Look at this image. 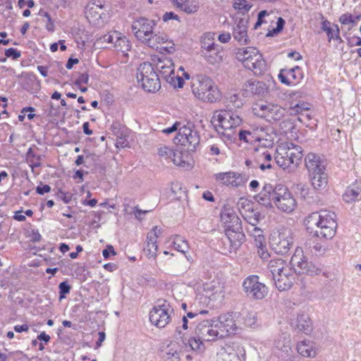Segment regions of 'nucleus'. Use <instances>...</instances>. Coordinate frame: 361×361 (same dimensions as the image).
Instances as JSON below:
<instances>
[{
    "mask_svg": "<svg viewBox=\"0 0 361 361\" xmlns=\"http://www.w3.org/2000/svg\"><path fill=\"white\" fill-rule=\"evenodd\" d=\"M89 81V75L87 73H82L80 75L78 78L75 80V85L76 86H80L83 84H87Z\"/></svg>",
    "mask_w": 361,
    "mask_h": 361,
    "instance_id": "nucleus-59",
    "label": "nucleus"
},
{
    "mask_svg": "<svg viewBox=\"0 0 361 361\" xmlns=\"http://www.w3.org/2000/svg\"><path fill=\"white\" fill-rule=\"evenodd\" d=\"M39 15L42 17H44L45 18L46 20H45V23H46V28L47 30L50 31V32H53L54 30V21L52 20L50 15L46 12V11H40L39 12Z\"/></svg>",
    "mask_w": 361,
    "mask_h": 361,
    "instance_id": "nucleus-48",
    "label": "nucleus"
},
{
    "mask_svg": "<svg viewBox=\"0 0 361 361\" xmlns=\"http://www.w3.org/2000/svg\"><path fill=\"white\" fill-rule=\"evenodd\" d=\"M279 78L282 83L286 85L294 83L295 80H299L302 78L301 69L299 66L290 69H282Z\"/></svg>",
    "mask_w": 361,
    "mask_h": 361,
    "instance_id": "nucleus-30",
    "label": "nucleus"
},
{
    "mask_svg": "<svg viewBox=\"0 0 361 361\" xmlns=\"http://www.w3.org/2000/svg\"><path fill=\"white\" fill-rule=\"evenodd\" d=\"M245 322L246 325L251 326V327L253 326L256 322L255 314L249 313L245 317Z\"/></svg>",
    "mask_w": 361,
    "mask_h": 361,
    "instance_id": "nucleus-61",
    "label": "nucleus"
},
{
    "mask_svg": "<svg viewBox=\"0 0 361 361\" xmlns=\"http://www.w3.org/2000/svg\"><path fill=\"white\" fill-rule=\"evenodd\" d=\"M297 350L302 356L306 357H313L317 354L310 341H302L300 342L297 345Z\"/></svg>",
    "mask_w": 361,
    "mask_h": 361,
    "instance_id": "nucleus-37",
    "label": "nucleus"
},
{
    "mask_svg": "<svg viewBox=\"0 0 361 361\" xmlns=\"http://www.w3.org/2000/svg\"><path fill=\"white\" fill-rule=\"evenodd\" d=\"M267 150V149H258V151H257V149H253L254 151V157L255 159L256 162H260L264 160V154L263 151Z\"/></svg>",
    "mask_w": 361,
    "mask_h": 361,
    "instance_id": "nucleus-62",
    "label": "nucleus"
},
{
    "mask_svg": "<svg viewBox=\"0 0 361 361\" xmlns=\"http://www.w3.org/2000/svg\"><path fill=\"white\" fill-rule=\"evenodd\" d=\"M174 142L187 147L189 151H194L200 143L198 133L194 129L192 123L180 126L178 135L174 138Z\"/></svg>",
    "mask_w": 361,
    "mask_h": 361,
    "instance_id": "nucleus-14",
    "label": "nucleus"
},
{
    "mask_svg": "<svg viewBox=\"0 0 361 361\" xmlns=\"http://www.w3.org/2000/svg\"><path fill=\"white\" fill-rule=\"evenodd\" d=\"M173 247L176 250L183 253L188 252L189 248L188 242L180 236H176L173 240Z\"/></svg>",
    "mask_w": 361,
    "mask_h": 361,
    "instance_id": "nucleus-43",
    "label": "nucleus"
},
{
    "mask_svg": "<svg viewBox=\"0 0 361 361\" xmlns=\"http://www.w3.org/2000/svg\"><path fill=\"white\" fill-rule=\"evenodd\" d=\"M321 29L326 33L329 42L333 39H336L340 42L343 41L340 37V30L337 25L333 24L331 25L329 20H324L322 23Z\"/></svg>",
    "mask_w": 361,
    "mask_h": 361,
    "instance_id": "nucleus-33",
    "label": "nucleus"
},
{
    "mask_svg": "<svg viewBox=\"0 0 361 361\" xmlns=\"http://www.w3.org/2000/svg\"><path fill=\"white\" fill-rule=\"evenodd\" d=\"M255 245L257 247V253L262 259H266L269 257V254L267 250L265 243H262V245Z\"/></svg>",
    "mask_w": 361,
    "mask_h": 361,
    "instance_id": "nucleus-54",
    "label": "nucleus"
},
{
    "mask_svg": "<svg viewBox=\"0 0 361 361\" xmlns=\"http://www.w3.org/2000/svg\"><path fill=\"white\" fill-rule=\"evenodd\" d=\"M275 191L276 186L274 188L271 184H265L261 192L255 196V199L260 204L271 207L272 203H274Z\"/></svg>",
    "mask_w": 361,
    "mask_h": 361,
    "instance_id": "nucleus-24",
    "label": "nucleus"
},
{
    "mask_svg": "<svg viewBox=\"0 0 361 361\" xmlns=\"http://www.w3.org/2000/svg\"><path fill=\"white\" fill-rule=\"evenodd\" d=\"M158 154L166 159H171L173 150L166 146H161L158 149Z\"/></svg>",
    "mask_w": 361,
    "mask_h": 361,
    "instance_id": "nucleus-49",
    "label": "nucleus"
},
{
    "mask_svg": "<svg viewBox=\"0 0 361 361\" xmlns=\"http://www.w3.org/2000/svg\"><path fill=\"white\" fill-rule=\"evenodd\" d=\"M233 8L244 14L250 9L251 6L245 0H234Z\"/></svg>",
    "mask_w": 361,
    "mask_h": 361,
    "instance_id": "nucleus-45",
    "label": "nucleus"
},
{
    "mask_svg": "<svg viewBox=\"0 0 361 361\" xmlns=\"http://www.w3.org/2000/svg\"><path fill=\"white\" fill-rule=\"evenodd\" d=\"M48 68L50 70V72L51 73H55L57 71H59L60 73H63V71H64L62 62H59V61H56L49 63Z\"/></svg>",
    "mask_w": 361,
    "mask_h": 361,
    "instance_id": "nucleus-50",
    "label": "nucleus"
},
{
    "mask_svg": "<svg viewBox=\"0 0 361 361\" xmlns=\"http://www.w3.org/2000/svg\"><path fill=\"white\" fill-rule=\"evenodd\" d=\"M340 22L343 25L353 24L354 20L353 16L350 14H343L340 17Z\"/></svg>",
    "mask_w": 361,
    "mask_h": 361,
    "instance_id": "nucleus-60",
    "label": "nucleus"
},
{
    "mask_svg": "<svg viewBox=\"0 0 361 361\" xmlns=\"http://www.w3.org/2000/svg\"><path fill=\"white\" fill-rule=\"evenodd\" d=\"M207 63L212 65L219 64L222 62L224 59L223 47L219 46L208 53L202 55Z\"/></svg>",
    "mask_w": 361,
    "mask_h": 361,
    "instance_id": "nucleus-35",
    "label": "nucleus"
},
{
    "mask_svg": "<svg viewBox=\"0 0 361 361\" xmlns=\"http://www.w3.org/2000/svg\"><path fill=\"white\" fill-rule=\"evenodd\" d=\"M343 200L351 203L361 199V185L355 183L348 186L343 195Z\"/></svg>",
    "mask_w": 361,
    "mask_h": 361,
    "instance_id": "nucleus-31",
    "label": "nucleus"
},
{
    "mask_svg": "<svg viewBox=\"0 0 361 361\" xmlns=\"http://www.w3.org/2000/svg\"><path fill=\"white\" fill-rule=\"evenodd\" d=\"M259 213H255L253 216L245 217L247 223L250 224L249 227H256L259 222Z\"/></svg>",
    "mask_w": 361,
    "mask_h": 361,
    "instance_id": "nucleus-58",
    "label": "nucleus"
},
{
    "mask_svg": "<svg viewBox=\"0 0 361 361\" xmlns=\"http://www.w3.org/2000/svg\"><path fill=\"white\" fill-rule=\"evenodd\" d=\"M252 111L258 117L271 123L280 121L286 116V110L284 108L268 102L255 103L252 106Z\"/></svg>",
    "mask_w": 361,
    "mask_h": 361,
    "instance_id": "nucleus-12",
    "label": "nucleus"
},
{
    "mask_svg": "<svg viewBox=\"0 0 361 361\" xmlns=\"http://www.w3.org/2000/svg\"><path fill=\"white\" fill-rule=\"evenodd\" d=\"M290 324L293 329L307 334L312 331V322L307 314L299 313L296 318L291 320Z\"/></svg>",
    "mask_w": 361,
    "mask_h": 361,
    "instance_id": "nucleus-27",
    "label": "nucleus"
},
{
    "mask_svg": "<svg viewBox=\"0 0 361 361\" xmlns=\"http://www.w3.org/2000/svg\"><path fill=\"white\" fill-rule=\"evenodd\" d=\"M303 157L302 149L292 142H282L277 146L275 154L276 164L283 169L298 164Z\"/></svg>",
    "mask_w": 361,
    "mask_h": 361,
    "instance_id": "nucleus-8",
    "label": "nucleus"
},
{
    "mask_svg": "<svg viewBox=\"0 0 361 361\" xmlns=\"http://www.w3.org/2000/svg\"><path fill=\"white\" fill-rule=\"evenodd\" d=\"M51 190V187L48 185H39L36 188V192L39 195H44Z\"/></svg>",
    "mask_w": 361,
    "mask_h": 361,
    "instance_id": "nucleus-64",
    "label": "nucleus"
},
{
    "mask_svg": "<svg viewBox=\"0 0 361 361\" xmlns=\"http://www.w3.org/2000/svg\"><path fill=\"white\" fill-rule=\"evenodd\" d=\"M268 269L279 290H287L293 286L297 273L290 262H287L281 258L272 259L269 262Z\"/></svg>",
    "mask_w": 361,
    "mask_h": 361,
    "instance_id": "nucleus-5",
    "label": "nucleus"
},
{
    "mask_svg": "<svg viewBox=\"0 0 361 361\" xmlns=\"http://www.w3.org/2000/svg\"><path fill=\"white\" fill-rule=\"evenodd\" d=\"M5 55L6 57L17 59L20 56V52L14 48H9L6 49Z\"/></svg>",
    "mask_w": 361,
    "mask_h": 361,
    "instance_id": "nucleus-57",
    "label": "nucleus"
},
{
    "mask_svg": "<svg viewBox=\"0 0 361 361\" xmlns=\"http://www.w3.org/2000/svg\"><path fill=\"white\" fill-rule=\"evenodd\" d=\"M290 264L298 274L315 276L321 274L322 269L319 264L308 261L304 255L303 250L298 247L290 258Z\"/></svg>",
    "mask_w": 361,
    "mask_h": 361,
    "instance_id": "nucleus-11",
    "label": "nucleus"
},
{
    "mask_svg": "<svg viewBox=\"0 0 361 361\" xmlns=\"http://www.w3.org/2000/svg\"><path fill=\"white\" fill-rule=\"evenodd\" d=\"M177 6L187 13H192L197 11L199 2L197 0H178Z\"/></svg>",
    "mask_w": 361,
    "mask_h": 361,
    "instance_id": "nucleus-38",
    "label": "nucleus"
},
{
    "mask_svg": "<svg viewBox=\"0 0 361 361\" xmlns=\"http://www.w3.org/2000/svg\"><path fill=\"white\" fill-rule=\"evenodd\" d=\"M161 357L164 361H180V348L178 343L170 341L161 347Z\"/></svg>",
    "mask_w": 361,
    "mask_h": 361,
    "instance_id": "nucleus-25",
    "label": "nucleus"
},
{
    "mask_svg": "<svg viewBox=\"0 0 361 361\" xmlns=\"http://www.w3.org/2000/svg\"><path fill=\"white\" fill-rule=\"evenodd\" d=\"M257 127L252 130H241L238 135L240 140H243L247 143L257 145Z\"/></svg>",
    "mask_w": 361,
    "mask_h": 361,
    "instance_id": "nucleus-39",
    "label": "nucleus"
},
{
    "mask_svg": "<svg viewBox=\"0 0 361 361\" xmlns=\"http://www.w3.org/2000/svg\"><path fill=\"white\" fill-rule=\"evenodd\" d=\"M136 77L142 88L148 92H155L161 87L159 76L152 64L144 62L137 68Z\"/></svg>",
    "mask_w": 361,
    "mask_h": 361,
    "instance_id": "nucleus-10",
    "label": "nucleus"
},
{
    "mask_svg": "<svg viewBox=\"0 0 361 361\" xmlns=\"http://www.w3.org/2000/svg\"><path fill=\"white\" fill-rule=\"evenodd\" d=\"M171 309L169 304L164 301L162 304L155 305L149 312V320L158 328L165 327L171 321Z\"/></svg>",
    "mask_w": 361,
    "mask_h": 361,
    "instance_id": "nucleus-18",
    "label": "nucleus"
},
{
    "mask_svg": "<svg viewBox=\"0 0 361 361\" xmlns=\"http://www.w3.org/2000/svg\"><path fill=\"white\" fill-rule=\"evenodd\" d=\"M228 101L235 108L239 109L243 105V101L236 94H231L228 98Z\"/></svg>",
    "mask_w": 361,
    "mask_h": 361,
    "instance_id": "nucleus-55",
    "label": "nucleus"
},
{
    "mask_svg": "<svg viewBox=\"0 0 361 361\" xmlns=\"http://www.w3.org/2000/svg\"><path fill=\"white\" fill-rule=\"evenodd\" d=\"M160 233L161 228H159L157 226H154L147 234L146 245L144 247V252L149 259H154L157 257L158 250L157 240Z\"/></svg>",
    "mask_w": 361,
    "mask_h": 361,
    "instance_id": "nucleus-22",
    "label": "nucleus"
},
{
    "mask_svg": "<svg viewBox=\"0 0 361 361\" xmlns=\"http://www.w3.org/2000/svg\"><path fill=\"white\" fill-rule=\"evenodd\" d=\"M247 231L253 236L255 241V245H262V243H265V238L263 235V231L258 227H248Z\"/></svg>",
    "mask_w": 361,
    "mask_h": 361,
    "instance_id": "nucleus-41",
    "label": "nucleus"
},
{
    "mask_svg": "<svg viewBox=\"0 0 361 361\" xmlns=\"http://www.w3.org/2000/svg\"><path fill=\"white\" fill-rule=\"evenodd\" d=\"M171 192L174 195V198L179 200L184 194V191L181 190V187L178 183H173L171 187Z\"/></svg>",
    "mask_w": 361,
    "mask_h": 361,
    "instance_id": "nucleus-52",
    "label": "nucleus"
},
{
    "mask_svg": "<svg viewBox=\"0 0 361 361\" xmlns=\"http://www.w3.org/2000/svg\"><path fill=\"white\" fill-rule=\"evenodd\" d=\"M243 287L246 296L252 300H262L268 294V288L259 281V276L256 275L247 277Z\"/></svg>",
    "mask_w": 361,
    "mask_h": 361,
    "instance_id": "nucleus-15",
    "label": "nucleus"
},
{
    "mask_svg": "<svg viewBox=\"0 0 361 361\" xmlns=\"http://www.w3.org/2000/svg\"><path fill=\"white\" fill-rule=\"evenodd\" d=\"M156 23L145 17L135 19L131 25L132 32L137 40L150 48H158L159 44L166 42L167 35L154 31Z\"/></svg>",
    "mask_w": 361,
    "mask_h": 361,
    "instance_id": "nucleus-4",
    "label": "nucleus"
},
{
    "mask_svg": "<svg viewBox=\"0 0 361 361\" xmlns=\"http://www.w3.org/2000/svg\"><path fill=\"white\" fill-rule=\"evenodd\" d=\"M215 179L222 184L233 188H238L244 185L248 180V177L238 173L228 171L219 173L214 175Z\"/></svg>",
    "mask_w": 361,
    "mask_h": 361,
    "instance_id": "nucleus-19",
    "label": "nucleus"
},
{
    "mask_svg": "<svg viewBox=\"0 0 361 361\" xmlns=\"http://www.w3.org/2000/svg\"><path fill=\"white\" fill-rule=\"evenodd\" d=\"M216 361H241L239 355L232 348H221L216 355Z\"/></svg>",
    "mask_w": 361,
    "mask_h": 361,
    "instance_id": "nucleus-36",
    "label": "nucleus"
},
{
    "mask_svg": "<svg viewBox=\"0 0 361 361\" xmlns=\"http://www.w3.org/2000/svg\"><path fill=\"white\" fill-rule=\"evenodd\" d=\"M192 91L195 97L203 102L213 103L221 99V93L214 82L206 75H197L195 79Z\"/></svg>",
    "mask_w": 361,
    "mask_h": 361,
    "instance_id": "nucleus-7",
    "label": "nucleus"
},
{
    "mask_svg": "<svg viewBox=\"0 0 361 361\" xmlns=\"http://www.w3.org/2000/svg\"><path fill=\"white\" fill-rule=\"evenodd\" d=\"M310 109V104L307 103H298L295 106L291 107V111L293 114H300L305 110H308Z\"/></svg>",
    "mask_w": 361,
    "mask_h": 361,
    "instance_id": "nucleus-51",
    "label": "nucleus"
},
{
    "mask_svg": "<svg viewBox=\"0 0 361 361\" xmlns=\"http://www.w3.org/2000/svg\"><path fill=\"white\" fill-rule=\"evenodd\" d=\"M247 24L248 20L240 18L233 27V37L240 44H246L248 43Z\"/></svg>",
    "mask_w": 361,
    "mask_h": 361,
    "instance_id": "nucleus-26",
    "label": "nucleus"
},
{
    "mask_svg": "<svg viewBox=\"0 0 361 361\" xmlns=\"http://www.w3.org/2000/svg\"><path fill=\"white\" fill-rule=\"evenodd\" d=\"M212 123L226 145L233 143L236 137L235 128L242 123V118L238 111L230 107L215 111L212 116Z\"/></svg>",
    "mask_w": 361,
    "mask_h": 361,
    "instance_id": "nucleus-2",
    "label": "nucleus"
},
{
    "mask_svg": "<svg viewBox=\"0 0 361 361\" xmlns=\"http://www.w3.org/2000/svg\"><path fill=\"white\" fill-rule=\"evenodd\" d=\"M219 44L215 42V33L209 32L204 35L201 41V48L202 55L208 53L209 51L213 50L219 47Z\"/></svg>",
    "mask_w": 361,
    "mask_h": 361,
    "instance_id": "nucleus-34",
    "label": "nucleus"
},
{
    "mask_svg": "<svg viewBox=\"0 0 361 361\" xmlns=\"http://www.w3.org/2000/svg\"><path fill=\"white\" fill-rule=\"evenodd\" d=\"M305 161L313 188L318 191L325 189L327 185L326 161L318 154L309 153L305 157Z\"/></svg>",
    "mask_w": 361,
    "mask_h": 361,
    "instance_id": "nucleus-6",
    "label": "nucleus"
},
{
    "mask_svg": "<svg viewBox=\"0 0 361 361\" xmlns=\"http://www.w3.org/2000/svg\"><path fill=\"white\" fill-rule=\"evenodd\" d=\"M243 90L247 94L262 96L267 92V86L265 82L257 80H247L243 85Z\"/></svg>",
    "mask_w": 361,
    "mask_h": 361,
    "instance_id": "nucleus-29",
    "label": "nucleus"
},
{
    "mask_svg": "<svg viewBox=\"0 0 361 361\" xmlns=\"http://www.w3.org/2000/svg\"><path fill=\"white\" fill-rule=\"evenodd\" d=\"M226 240L229 243L228 250L231 252L232 250H236L244 242L245 234L243 232L242 227L238 228V230L225 231Z\"/></svg>",
    "mask_w": 361,
    "mask_h": 361,
    "instance_id": "nucleus-23",
    "label": "nucleus"
},
{
    "mask_svg": "<svg viewBox=\"0 0 361 361\" xmlns=\"http://www.w3.org/2000/svg\"><path fill=\"white\" fill-rule=\"evenodd\" d=\"M187 156L188 154L186 152L183 153L180 151L173 150V154H172V158L171 160L173 162L174 164L177 166H184L186 163L185 157Z\"/></svg>",
    "mask_w": 361,
    "mask_h": 361,
    "instance_id": "nucleus-44",
    "label": "nucleus"
},
{
    "mask_svg": "<svg viewBox=\"0 0 361 361\" xmlns=\"http://www.w3.org/2000/svg\"><path fill=\"white\" fill-rule=\"evenodd\" d=\"M205 291L206 298L213 301H221L225 295L224 287L219 282L208 287Z\"/></svg>",
    "mask_w": 361,
    "mask_h": 361,
    "instance_id": "nucleus-32",
    "label": "nucleus"
},
{
    "mask_svg": "<svg viewBox=\"0 0 361 361\" xmlns=\"http://www.w3.org/2000/svg\"><path fill=\"white\" fill-rule=\"evenodd\" d=\"M269 13L266 10L261 11L257 16V20L255 24L254 29H257L259 27L262 25V23H264V18L267 16Z\"/></svg>",
    "mask_w": 361,
    "mask_h": 361,
    "instance_id": "nucleus-56",
    "label": "nucleus"
},
{
    "mask_svg": "<svg viewBox=\"0 0 361 361\" xmlns=\"http://www.w3.org/2000/svg\"><path fill=\"white\" fill-rule=\"evenodd\" d=\"M85 17L94 26H102L106 20L107 13L101 0L90 1L85 10Z\"/></svg>",
    "mask_w": 361,
    "mask_h": 361,
    "instance_id": "nucleus-17",
    "label": "nucleus"
},
{
    "mask_svg": "<svg viewBox=\"0 0 361 361\" xmlns=\"http://www.w3.org/2000/svg\"><path fill=\"white\" fill-rule=\"evenodd\" d=\"M157 68L159 70L161 75L167 80L169 78H171V80L174 78H177L178 80V87H183V80L181 78L175 75L173 63L171 60H160L157 65Z\"/></svg>",
    "mask_w": 361,
    "mask_h": 361,
    "instance_id": "nucleus-28",
    "label": "nucleus"
},
{
    "mask_svg": "<svg viewBox=\"0 0 361 361\" xmlns=\"http://www.w3.org/2000/svg\"><path fill=\"white\" fill-rule=\"evenodd\" d=\"M59 293H60V299L65 298V294H67L70 292L71 286L68 285L67 281H63L59 284Z\"/></svg>",
    "mask_w": 361,
    "mask_h": 361,
    "instance_id": "nucleus-53",
    "label": "nucleus"
},
{
    "mask_svg": "<svg viewBox=\"0 0 361 361\" xmlns=\"http://www.w3.org/2000/svg\"><path fill=\"white\" fill-rule=\"evenodd\" d=\"M234 321L231 316L221 315L216 319L203 320L195 329V336L188 339L190 348L199 353L204 350V342L214 341L226 337L231 331Z\"/></svg>",
    "mask_w": 361,
    "mask_h": 361,
    "instance_id": "nucleus-1",
    "label": "nucleus"
},
{
    "mask_svg": "<svg viewBox=\"0 0 361 361\" xmlns=\"http://www.w3.org/2000/svg\"><path fill=\"white\" fill-rule=\"evenodd\" d=\"M119 34H116V41L114 47L117 48H120V50L123 52L128 51V41L124 37H121L118 36Z\"/></svg>",
    "mask_w": 361,
    "mask_h": 361,
    "instance_id": "nucleus-47",
    "label": "nucleus"
},
{
    "mask_svg": "<svg viewBox=\"0 0 361 361\" xmlns=\"http://www.w3.org/2000/svg\"><path fill=\"white\" fill-rule=\"evenodd\" d=\"M236 58L242 61L245 68L252 71L255 75H262L267 70L266 61L255 47H248L238 49Z\"/></svg>",
    "mask_w": 361,
    "mask_h": 361,
    "instance_id": "nucleus-9",
    "label": "nucleus"
},
{
    "mask_svg": "<svg viewBox=\"0 0 361 361\" xmlns=\"http://www.w3.org/2000/svg\"><path fill=\"white\" fill-rule=\"evenodd\" d=\"M257 145L253 147V149H269L272 148L274 145V140L276 137L271 129L257 127Z\"/></svg>",
    "mask_w": 361,
    "mask_h": 361,
    "instance_id": "nucleus-20",
    "label": "nucleus"
},
{
    "mask_svg": "<svg viewBox=\"0 0 361 361\" xmlns=\"http://www.w3.org/2000/svg\"><path fill=\"white\" fill-rule=\"evenodd\" d=\"M336 217L334 212L321 210L306 217L305 225L314 236L321 239H331L334 236L337 228Z\"/></svg>",
    "mask_w": 361,
    "mask_h": 361,
    "instance_id": "nucleus-3",
    "label": "nucleus"
},
{
    "mask_svg": "<svg viewBox=\"0 0 361 361\" xmlns=\"http://www.w3.org/2000/svg\"><path fill=\"white\" fill-rule=\"evenodd\" d=\"M221 221L224 225V231L238 230L242 227L241 221L233 209L224 207L221 213Z\"/></svg>",
    "mask_w": 361,
    "mask_h": 361,
    "instance_id": "nucleus-21",
    "label": "nucleus"
},
{
    "mask_svg": "<svg viewBox=\"0 0 361 361\" xmlns=\"http://www.w3.org/2000/svg\"><path fill=\"white\" fill-rule=\"evenodd\" d=\"M293 234L290 229L283 228L274 231L270 236L271 249L277 254L288 252L293 244Z\"/></svg>",
    "mask_w": 361,
    "mask_h": 361,
    "instance_id": "nucleus-13",
    "label": "nucleus"
},
{
    "mask_svg": "<svg viewBox=\"0 0 361 361\" xmlns=\"http://www.w3.org/2000/svg\"><path fill=\"white\" fill-rule=\"evenodd\" d=\"M26 158L32 168H37L41 166V157L35 154L32 147L28 149L26 154Z\"/></svg>",
    "mask_w": 361,
    "mask_h": 361,
    "instance_id": "nucleus-42",
    "label": "nucleus"
},
{
    "mask_svg": "<svg viewBox=\"0 0 361 361\" xmlns=\"http://www.w3.org/2000/svg\"><path fill=\"white\" fill-rule=\"evenodd\" d=\"M58 197L65 203H69L72 199V194L60 191L58 194Z\"/></svg>",
    "mask_w": 361,
    "mask_h": 361,
    "instance_id": "nucleus-63",
    "label": "nucleus"
},
{
    "mask_svg": "<svg viewBox=\"0 0 361 361\" xmlns=\"http://www.w3.org/2000/svg\"><path fill=\"white\" fill-rule=\"evenodd\" d=\"M306 247L312 255L317 256L323 255L326 251V248L323 244L314 241L312 243L307 242Z\"/></svg>",
    "mask_w": 361,
    "mask_h": 361,
    "instance_id": "nucleus-40",
    "label": "nucleus"
},
{
    "mask_svg": "<svg viewBox=\"0 0 361 361\" xmlns=\"http://www.w3.org/2000/svg\"><path fill=\"white\" fill-rule=\"evenodd\" d=\"M274 204L281 211L290 213L297 207L293 194L283 185H276Z\"/></svg>",
    "mask_w": 361,
    "mask_h": 361,
    "instance_id": "nucleus-16",
    "label": "nucleus"
},
{
    "mask_svg": "<svg viewBox=\"0 0 361 361\" xmlns=\"http://www.w3.org/2000/svg\"><path fill=\"white\" fill-rule=\"evenodd\" d=\"M155 49H159L160 51H165L168 54L173 53L175 51L174 43L171 41H169L168 37L166 42L160 43L159 47Z\"/></svg>",
    "mask_w": 361,
    "mask_h": 361,
    "instance_id": "nucleus-46",
    "label": "nucleus"
}]
</instances>
